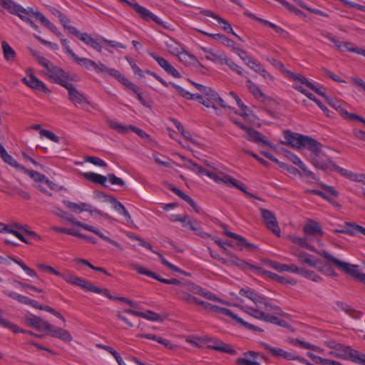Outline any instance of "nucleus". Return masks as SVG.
Masks as SVG:
<instances>
[{
	"label": "nucleus",
	"instance_id": "nucleus-1",
	"mask_svg": "<svg viewBox=\"0 0 365 365\" xmlns=\"http://www.w3.org/2000/svg\"><path fill=\"white\" fill-rule=\"evenodd\" d=\"M132 266L133 268L140 274L145 275L164 284L175 285V287L170 289V292L171 294L175 296L179 299L182 300L185 298V296L187 294V293L191 292L193 294L202 296L210 300L222 302V301L220 300L215 294L200 286L195 284L190 281H180L175 278L165 279L159 274L147 269L139 264H133Z\"/></svg>",
	"mask_w": 365,
	"mask_h": 365
},
{
	"label": "nucleus",
	"instance_id": "nucleus-2",
	"mask_svg": "<svg viewBox=\"0 0 365 365\" xmlns=\"http://www.w3.org/2000/svg\"><path fill=\"white\" fill-rule=\"evenodd\" d=\"M239 294L251 300L255 304V307L235 305L247 314V309L253 310H275L279 309V307L268 302L264 296L257 294L248 287L241 288Z\"/></svg>",
	"mask_w": 365,
	"mask_h": 365
},
{
	"label": "nucleus",
	"instance_id": "nucleus-3",
	"mask_svg": "<svg viewBox=\"0 0 365 365\" xmlns=\"http://www.w3.org/2000/svg\"><path fill=\"white\" fill-rule=\"evenodd\" d=\"M53 212L55 215H56L58 217L67 220L68 222H71L72 225L75 226H78L79 227H81L84 229L85 230L91 232L96 235H98L99 237H101L102 240H105L106 242L110 243L115 247H117L120 250H123V248L122 246L116 241L112 240L108 236H106L98 228L90 225L88 224L82 222L81 221L77 220L74 217H73L71 215H68L66 212L63 211L59 207H55V210H53Z\"/></svg>",
	"mask_w": 365,
	"mask_h": 365
},
{
	"label": "nucleus",
	"instance_id": "nucleus-4",
	"mask_svg": "<svg viewBox=\"0 0 365 365\" xmlns=\"http://www.w3.org/2000/svg\"><path fill=\"white\" fill-rule=\"evenodd\" d=\"M322 148L323 145L314 139L307 148V150L310 151L307 160L314 168L325 170L332 165L333 162L324 153L322 150Z\"/></svg>",
	"mask_w": 365,
	"mask_h": 365
},
{
	"label": "nucleus",
	"instance_id": "nucleus-5",
	"mask_svg": "<svg viewBox=\"0 0 365 365\" xmlns=\"http://www.w3.org/2000/svg\"><path fill=\"white\" fill-rule=\"evenodd\" d=\"M334 356L344 360H349L355 364L365 365V354L354 349L349 346L337 344L334 346Z\"/></svg>",
	"mask_w": 365,
	"mask_h": 365
},
{
	"label": "nucleus",
	"instance_id": "nucleus-6",
	"mask_svg": "<svg viewBox=\"0 0 365 365\" xmlns=\"http://www.w3.org/2000/svg\"><path fill=\"white\" fill-rule=\"evenodd\" d=\"M196 100H197L200 103L207 108H212L215 110V114L217 115L220 114V110L216 106V104H218L222 108L225 109L231 108L230 106L225 103L223 99L220 97L218 93L210 87L209 91H206L204 95L197 94Z\"/></svg>",
	"mask_w": 365,
	"mask_h": 365
},
{
	"label": "nucleus",
	"instance_id": "nucleus-7",
	"mask_svg": "<svg viewBox=\"0 0 365 365\" xmlns=\"http://www.w3.org/2000/svg\"><path fill=\"white\" fill-rule=\"evenodd\" d=\"M45 73L51 81L64 88L72 81H74L75 77H76V75L71 76L69 73L66 72L61 68L56 66L53 64Z\"/></svg>",
	"mask_w": 365,
	"mask_h": 365
},
{
	"label": "nucleus",
	"instance_id": "nucleus-8",
	"mask_svg": "<svg viewBox=\"0 0 365 365\" xmlns=\"http://www.w3.org/2000/svg\"><path fill=\"white\" fill-rule=\"evenodd\" d=\"M284 138L287 144L298 149H307L314 140L309 136L293 133L290 130L284 131Z\"/></svg>",
	"mask_w": 365,
	"mask_h": 365
},
{
	"label": "nucleus",
	"instance_id": "nucleus-9",
	"mask_svg": "<svg viewBox=\"0 0 365 365\" xmlns=\"http://www.w3.org/2000/svg\"><path fill=\"white\" fill-rule=\"evenodd\" d=\"M319 255L334 263L339 269L343 271L354 279H356L357 274L360 272L358 265L351 264L348 262H343L325 250L319 252Z\"/></svg>",
	"mask_w": 365,
	"mask_h": 365
},
{
	"label": "nucleus",
	"instance_id": "nucleus-10",
	"mask_svg": "<svg viewBox=\"0 0 365 365\" xmlns=\"http://www.w3.org/2000/svg\"><path fill=\"white\" fill-rule=\"evenodd\" d=\"M120 2L125 4L128 5V6L131 7L134 9V11L145 21H153L155 23H157L159 25L163 26V27L166 28V25L165 24L164 21L155 15L153 13H152L150 10L146 9L145 7L140 5L137 2H131L128 0H118Z\"/></svg>",
	"mask_w": 365,
	"mask_h": 365
},
{
	"label": "nucleus",
	"instance_id": "nucleus-11",
	"mask_svg": "<svg viewBox=\"0 0 365 365\" xmlns=\"http://www.w3.org/2000/svg\"><path fill=\"white\" fill-rule=\"evenodd\" d=\"M58 277H61L64 279L67 283H69L73 285L78 286L83 289H85L87 291L96 293L99 291V287L92 284L91 282L82 278L73 275L71 273H61L60 272V275Z\"/></svg>",
	"mask_w": 365,
	"mask_h": 365
},
{
	"label": "nucleus",
	"instance_id": "nucleus-12",
	"mask_svg": "<svg viewBox=\"0 0 365 365\" xmlns=\"http://www.w3.org/2000/svg\"><path fill=\"white\" fill-rule=\"evenodd\" d=\"M106 123L111 129L115 130L120 134H126L130 131H133L143 139H148L150 137L144 130L135 125H126L113 119L106 120Z\"/></svg>",
	"mask_w": 365,
	"mask_h": 365
},
{
	"label": "nucleus",
	"instance_id": "nucleus-13",
	"mask_svg": "<svg viewBox=\"0 0 365 365\" xmlns=\"http://www.w3.org/2000/svg\"><path fill=\"white\" fill-rule=\"evenodd\" d=\"M212 312L216 313L217 314L219 315L228 316L231 317L232 319H234L237 324H240L247 329L256 331L259 332L263 331L262 329L248 323L247 322L245 321L243 319L240 317L237 314H235L231 310L227 308L215 305Z\"/></svg>",
	"mask_w": 365,
	"mask_h": 365
},
{
	"label": "nucleus",
	"instance_id": "nucleus-14",
	"mask_svg": "<svg viewBox=\"0 0 365 365\" xmlns=\"http://www.w3.org/2000/svg\"><path fill=\"white\" fill-rule=\"evenodd\" d=\"M223 252L229 257V258H225L228 261V264H227V266L235 265L243 271L252 270L259 272L262 270L261 267L240 259L227 248H224Z\"/></svg>",
	"mask_w": 365,
	"mask_h": 365
},
{
	"label": "nucleus",
	"instance_id": "nucleus-15",
	"mask_svg": "<svg viewBox=\"0 0 365 365\" xmlns=\"http://www.w3.org/2000/svg\"><path fill=\"white\" fill-rule=\"evenodd\" d=\"M303 230L304 235L310 241H315L321 244V237L324 235V231L319 222L310 220L304 225Z\"/></svg>",
	"mask_w": 365,
	"mask_h": 365
},
{
	"label": "nucleus",
	"instance_id": "nucleus-16",
	"mask_svg": "<svg viewBox=\"0 0 365 365\" xmlns=\"http://www.w3.org/2000/svg\"><path fill=\"white\" fill-rule=\"evenodd\" d=\"M26 76L22 78V81L29 88L38 91H42L46 94H50L51 91L46 84L35 75L32 73L31 69L26 70Z\"/></svg>",
	"mask_w": 365,
	"mask_h": 365
},
{
	"label": "nucleus",
	"instance_id": "nucleus-17",
	"mask_svg": "<svg viewBox=\"0 0 365 365\" xmlns=\"http://www.w3.org/2000/svg\"><path fill=\"white\" fill-rule=\"evenodd\" d=\"M248 315L266 322H269L274 324L282 325L281 321L278 317L272 316L270 312L278 313L279 308L275 310H253L247 309Z\"/></svg>",
	"mask_w": 365,
	"mask_h": 365
},
{
	"label": "nucleus",
	"instance_id": "nucleus-18",
	"mask_svg": "<svg viewBox=\"0 0 365 365\" xmlns=\"http://www.w3.org/2000/svg\"><path fill=\"white\" fill-rule=\"evenodd\" d=\"M200 340L202 343L206 344L207 347L214 350L230 354H235L237 353L231 346L224 343L218 339L203 336Z\"/></svg>",
	"mask_w": 365,
	"mask_h": 365
},
{
	"label": "nucleus",
	"instance_id": "nucleus-19",
	"mask_svg": "<svg viewBox=\"0 0 365 365\" xmlns=\"http://www.w3.org/2000/svg\"><path fill=\"white\" fill-rule=\"evenodd\" d=\"M70 34L78 38L81 41H83L86 45L92 47L98 52H101L102 46L98 42V41L94 38L91 34L88 33L84 32L81 33L76 28H70Z\"/></svg>",
	"mask_w": 365,
	"mask_h": 365
},
{
	"label": "nucleus",
	"instance_id": "nucleus-20",
	"mask_svg": "<svg viewBox=\"0 0 365 365\" xmlns=\"http://www.w3.org/2000/svg\"><path fill=\"white\" fill-rule=\"evenodd\" d=\"M260 212L267 227L274 235L279 236L280 229L274 214L266 209H261Z\"/></svg>",
	"mask_w": 365,
	"mask_h": 365
},
{
	"label": "nucleus",
	"instance_id": "nucleus-21",
	"mask_svg": "<svg viewBox=\"0 0 365 365\" xmlns=\"http://www.w3.org/2000/svg\"><path fill=\"white\" fill-rule=\"evenodd\" d=\"M65 88L68 91V99L74 104L75 106L82 104L90 105V102L87 100L85 96L78 91L71 83L67 85Z\"/></svg>",
	"mask_w": 365,
	"mask_h": 365
},
{
	"label": "nucleus",
	"instance_id": "nucleus-22",
	"mask_svg": "<svg viewBox=\"0 0 365 365\" xmlns=\"http://www.w3.org/2000/svg\"><path fill=\"white\" fill-rule=\"evenodd\" d=\"M173 54L176 55L180 61L185 65H192L195 67H200L202 69H205V66L198 61L195 56L185 51L182 48L176 53L173 52Z\"/></svg>",
	"mask_w": 365,
	"mask_h": 365
},
{
	"label": "nucleus",
	"instance_id": "nucleus-23",
	"mask_svg": "<svg viewBox=\"0 0 365 365\" xmlns=\"http://www.w3.org/2000/svg\"><path fill=\"white\" fill-rule=\"evenodd\" d=\"M150 56L163 68L165 71L172 76L179 78L181 77L180 72L174 68L166 59L159 56L153 52H150Z\"/></svg>",
	"mask_w": 365,
	"mask_h": 365
},
{
	"label": "nucleus",
	"instance_id": "nucleus-24",
	"mask_svg": "<svg viewBox=\"0 0 365 365\" xmlns=\"http://www.w3.org/2000/svg\"><path fill=\"white\" fill-rule=\"evenodd\" d=\"M286 156L290 161H292V163L299 166V168L302 170L304 175L310 178L312 180H317V176L312 171L309 170L307 165L302 161V160L297 155L290 151H288L287 152Z\"/></svg>",
	"mask_w": 365,
	"mask_h": 365
},
{
	"label": "nucleus",
	"instance_id": "nucleus-25",
	"mask_svg": "<svg viewBox=\"0 0 365 365\" xmlns=\"http://www.w3.org/2000/svg\"><path fill=\"white\" fill-rule=\"evenodd\" d=\"M247 137V139L250 141H254L256 143H262L264 145H267L269 148H274V144L266 139V138L259 131L255 129L249 127L246 130Z\"/></svg>",
	"mask_w": 365,
	"mask_h": 365
},
{
	"label": "nucleus",
	"instance_id": "nucleus-26",
	"mask_svg": "<svg viewBox=\"0 0 365 365\" xmlns=\"http://www.w3.org/2000/svg\"><path fill=\"white\" fill-rule=\"evenodd\" d=\"M51 329H47L46 331H49L50 335L52 337L58 338L64 342H71L73 339V337L70 334V333L62 328L56 327L50 324Z\"/></svg>",
	"mask_w": 365,
	"mask_h": 365
},
{
	"label": "nucleus",
	"instance_id": "nucleus-27",
	"mask_svg": "<svg viewBox=\"0 0 365 365\" xmlns=\"http://www.w3.org/2000/svg\"><path fill=\"white\" fill-rule=\"evenodd\" d=\"M243 357H240L236 359V365H261L259 362L256 361L258 357V353L254 351H249L243 353Z\"/></svg>",
	"mask_w": 365,
	"mask_h": 365
},
{
	"label": "nucleus",
	"instance_id": "nucleus-28",
	"mask_svg": "<svg viewBox=\"0 0 365 365\" xmlns=\"http://www.w3.org/2000/svg\"><path fill=\"white\" fill-rule=\"evenodd\" d=\"M106 200L112 204L113 208L120 215H123L128 221L131 220V216L125 206L114 197L106 195Z\"/></svg>",
	"mask_w": 365,
	"mask_h": 365
},
{
	"label": "nucleus",
	"instance_id": "nucleus-29",
	"mask_svg": "<svg viewBox=\"0 0 365 365\" xmlns=\"http://www.w3.org/2000/svg\"><path fill=\"white\" fill-rule=\"evenodd\" d=\"M63 204L71 212L75 214H81L83 212H86L88 207V203L83 202H79L78 203H76L67 200H63Z\"/></svg>",
	"mask_w": 365,
	"mask_h": 365
},
{
	"label": "nucleus",
	"instance_id": "nucleus-30",
	"mask_svg": "<svg viewBox=\"0 0 365 365\" xmlns=\"http://www.w3.org/2000/svg\"><path fill=\"white\" fill-rule=\"evenodd\" d=\"M261 345L274 356H282L287 360H291L292 359V353L286 351L281 348L272 346L265 342L261 343Z\"/></svg>",
	"mask_w": 365,
	"mask_h": 365
},
{
	"label": "nucleus",
	"instance_id": "nucleus-31",
	"mask_svg": "<svg viewBox=\"0 0 365 365\" xmlns=\"http://www.w3.org/2000/svg\"><path fill=\"white\" fill-rule=\"evenodd\" d=\"M0 155L2 160L9 165L16 168L19 171H22L24 167L20 165L16 159H14L11 155L8 154L4 147L0 143Z\"/></svg>",
	"mask_w": 365,
	"mask_h": 365
},
{
	"label": "nucleus",
	"instance_id": "nucleus-32",
	"mask_svg": "<svg viewBox=\"0 0 365 365\" xmlns=\"http://www.w3.org/2000/svg\"><path fill=\"white\" fill-rule=\"evenodd\" d=\"M26 321L29 327H31L38 331L51 329L50 323L36 316H32L28 318Z\"/></svg>",
	"mask_w": 365,
	"mask_h": 365
},
{
	"label": "nucleus",
	"instance_id": "nucleus-33",
	"mask_svg": "<svg viewBox=\"0 0 365 365\" xmlns=\"http://www.w3.org/2000/svg\"><path fill=\"white\" fill-rule=\"evenodd\" d=\"M294 255L300 262L307 264L312 267H317L319 264V261L315 257L305 252H296Z\"/></svg>",
	"mask_w": 365,
	"mask_h": 365
},
{
	"label": "nucleus",
	"instance_id": "nucleus-34",
	"mask_svg": "<svg viewBox=\"0 0 365 365\" xmlns=\"http://www.w3.org/2000/svg\"><path fill=\"white\" fill-rule=\"evenodd\" d=\"M0 6L9 14L14 15L17 11H21L22 6L14 0H0Z\"/></svg>",
	"mask_w": 365,
	"mask_h": 365
},
{
	"label": "nucleus",
	"instance_id": "nucleus-35",
	"mask_svg": "<svg viewBox=\"0 0 365 365\" xmlns=\"http://www.w3.org/2000/svg\"><path fill=\"white\" fill-rule=\"evenodd\" d=\"M2 191L9 195L16 194L25 200H29L31 198V195L28 192L24 191L20 187L16 185H12L11 184H8L6 187V189L3 190Z\"/></svg>",
	"mask_w": 365,
	"mask_h": 365
},
{
	"label": "nucleus",
	"instance_id": "nucleus-36",
	"mask_svg": "<svg viewBox=\"0 0 365 365\" xmlns=\"http://www.w3.org/2000/svg\"><path fill=\"white\" fill-rule=\"evenodd\" d=\"M36 19L41 21L46 27L51 31L55 34L58 37H62L63 34L57 29V27L51 23L43 14L41 13H36Z\"/></svg>",
	"mask_w": 365,
	"mask_h": 365
},
{
	"label": "nucleus",
	"instance_id": "nucleus-37",
	"mask_svg": "<svg viewBox=\"0 0 365 365\" xmlns=\"http://www.w3.org/2000/svg\"><path fill=\"white\" fill-rule=\"evenodd\" d=\"M1 46H2L4 59L10 63H14L16 59V53L15 51L5 41H2Z\"/></svg>",
	"mask_w": 365,
	"mask_h": 365
},
{
	"label": "nucleus",
	"instance_id": "nucleus-38",
	"mask_svg": "<svg viewBox=\"0 0 365 365\" xmlns=\"http://www.w3.org/2000/svg\"><path fill=\"white\" fill-rule=\"evenodd\" d=\"M83 177L87 180H89L92 182L99 184L103 186H106L107 178L104 175L93 172H88L83 173Z\"/></svg>",
	"mask_w": 365,
	"mask_h": 365
},
{
	"label": "nucleus",
	"instance_id": "nucleus-39",
	"mask_svg": "<svg viewBox=\"0 0 365 365\" xmlns=\"http://www.w3.org/2000/svg\"><path fill=\"white\" fill-rule=\"evenodd\" d=\"M272 267L275 270L282 272H288L291 273L297 274L299 271V267L294 264H282L278 262L272 263Z\"/></svg>",
	"mask_w": 365,
	"mask_h": 365
},
{
	"label": "nucleus",
	"instance_id": "nucleus-40",
	"mask_svg": "<svg viewBox=\"0 0 365 365\" xmlns=\"http://www.w3.org/2000/svg\"><path fill=\"white\" fill-rule=\"evenodd\" d=\"M344 227H346V234L354 236L356 233H361L365 236V227L357 225L354 222H345Z\"/></svg>",
	"mask_w": 365,
	"mask_h": 365
},
{
	"label": "nucleus",
	"instance_id": "nucleus-41",
	"mask_svg": "<svg viewBox=\"0 0 365 365\" xmlns=\"http://www.w3.org/2000/svg\"><path fill=\"white\" fill-rule=\"evenodd\" d=\"M0 233L11 234V235H14L16 237H17L21 242H25L26 244L29 243L27 240L18 230L11 228V227L9 225L4 224L1 222H0Z\"/></svg>",
	"mask_w": 365,
	"mask_h": 365
},
{
	"label": "nucleus",
	"instance_id": "nucleus-42",
	"mask_svg": "<svg viewBox=\"0 0 365 365\" xmlns=\"http://www.w3.org/2000/svg\"><path fill=\"white\" fill-rule=\"evenodd\" d=\"M182 226L195 232L196 235L202 237L204 235L200 224L197 220H190L189 217L183 222Z\"/></svg>",
	"mask_w": 365,
	"mask_h": 365
},
{
	"label": "nucleus",
	"instance_id": "nucleus-43",
	"mask_svg": "<svg viewBox=\"0 0 365 365\" xmlns=\"http://www.w3.org/2000/svg\"><path fill=\"white\" fill-rule=\"evenodd\" d=\"M290 239H291L292 242H293L295 244H297L298 245H299L302 247L306 248L312 252L316 251L314 246H312L309 244L310 240L308 238H307V237L305 235L304 237L294 235V236L290 237Z\"/></svg>",
	"mask_w": 365,
	"mask_h": 365
},
{
	"label": "nucleus",
	"instance_id": "nucleus-44",
	"mask_svg": "<svg viewBox=\"0 0 365 365\" xmlns=\"http://www.w3.org/2000/svg\"><path fill=\"white\" fill-rule=\"evenodd\" d=\"M97 294H103V295H104L105 297H108V299H110L111 300L123 302H125V303H126V304H129L130 306H134L135 305V302L131 301V300H130L128 298L123 297H114V296H113L109 292V291L107 289H101V288H99V291L97 292Z\"/></svg>",
	"mask_w": 365,
	"mask_h": 365
},
{
	"label": "nucleus",
	"instance_id": "nucleus-45",
	"mask_svg": "<svg viewBox=\"0 0 365 365\" xmlns=\"http://www.w3.org/2000/svg\"><path fill=\"white\" fill-rule=\"evenodd\" d=\"M73 60L78 63L80 66L83 67L86 69L93 68L94 66H96V62L90 58L85 57H79L78 55L75 54L71 57Z\"/></svg>",
	"mask_w": 365,
	"mask_h": 365
},
{
	"label": "nucleus",
	"instance_id": "nucleus-46",
	"mask_svg": "<svg viewBox=\"0 0 365 365\" xmlns=\"http://www.w3.org/2000/svg\"><path fill=\"white\" fill-rule=\"evenodd\" d=\"M246 86L250 92L255 96V98L262 99L264 98V93L262 92L258 86L253 83L251 80L248 79L246 81Z\"/></svg>",
	"mask_w": 365,
	"mask_h": 365
},
{
	"label": "nucleus",
	"instance_id": "nucleus-47",
	"mask_svg": "<svg viewBox=\"0 0 365 365\" xmlns=\"http://www.w3.org/2000/svg\"><path fill=\"white\" fill-rule=\"evenodd\" d=\"M297 274L315 282H319L322 280V278L319 274L304 268L299 267Z\"/></svg>",
	"mask_w": 365,
	"mask_h": 365
},
{
	"label": "nucleus",
	"instance_id": "nucleus-48",
	"mask_svg": "<svg viewBox=\"0 0 365 365\" xmlns=\"http://www.w3.org/2000/svg\"><path fill=\"white\" fill-rule=\"evenodd\" d=\"M199 32L207 36H210L212 38L215 40L220 41L225 46H232V40L227 38L225 35L221 34H210L202 30H197Z\"/></svg>",
	"mask_w": 365,
	"mask_h": 365
},
{
	"label": "nucleus",
	"instance_id": "nucleus-49",
	"mask_svg": "<svg viewBox=\"0 0 365 365\" xmlns=\"http://www.w3.org/2000/svg\"><path fill=\"white\" fill-rule=\"evenodd\" d=\"M223 64L227 65L232 71L241 76H245V74L247 73L241 66L234 63L233 61L229 58L227 56L223 61Z\"/></svg>",
	"mask_w": 365,
	"mask_h": 365
},
{
	"label": "nucleus",
	"instance_id": "nucleus-50",
	"mask_svg": "<svg viewBox=\"0 0 365 365\" xmlns=\"http://www.w3.org/2000/svg\"><path fill=\"white\" fill-rule=\"evenodd\" d=\"M21 11H17L15 14V16L19 17L23 21H25V19H27L29 16H34L36 19V13H40L38 11H34L31 7L21 9Z\"/></svg>",
	"mask_w": 365,
	"mask_h": 365
},
{
	"label": "nucleus",
	"instance_id": "nucleus-51",
	"mask_svg": "<svg viewBox=\"0 0 365 365\" xmlns=\"http://www.w3.org/2000/svg\"><path fill=\"white\" fill-rule=\"evenodd\" d=\"M226 57V55L223 53L215 51V50L210 55H207L205 58L214 63H218L223 64V61Z\"/></svg>",
	"mask_w": 365,
	"mask_h": 365
},
{
	"label": "nucleus",
	"instance_id": "nucleus-52",
	"mask_svg": "<svg viewBox=\"0 0 365 365\" xmlns=\"http://www.w3.org/2000/svg\"><path fill=\"white\" fill-rule=\"evenodd\" d=\"M24 174L29 175L31 178H32L36 182H42L43 180L46 178V175L33 170H29L24 167V170L21 171Z\"/></svg>",
	"mask_w": 365,
	"mask_h": 365
},
{
	"label": "nucleus",
	"instance_id": "nucleus-53",
	"mask_svg": "<svg viewBox=\"0 0 365 365\" xmlns=\"http://www.w3.org/2000/svg\"><path fill=\"white\" fill-rule=\"evenodd\" d=\"M307 192L314 194V195L322 197L323 199H324L327 201H328L329 202H330L333 206H334L339 209L341 207V205H339V203H338L335 200L329 197L326 193H324V192H322L321 190H308Z\"/></svg>",
	"mask_w": 365,
	"mask_h": 365
},
{
	"label": "nucleus",
	"instance_id": "nucleus-54",
	"mask_svg": "<svg viewBox=\"0 0 365 365\" xmlns=\"http://www.w3.org/2000/svg\"><path fill=\"white\" fill-rule=\"evenodd\" d=\"M158 255L159 256L161 262L163 265L167 267L168 269H171L172 271L182 274L184 275H189L186 272L182 270L181 269L178 268L177 266L173 264L169 261H168L161 254L158 253Z\"/></svg>",
	"mask_w": 365,
	"mask_h": 365
},
{
	"label": "nucleus",
	"instance_id": "nucleus-55",
	"mask_svg": "<svg viewBox=\"0 0 365 365\" xmlns=\"http://www.w3.org/2000/svg\"><path fill=\"white\" fill-rule=\"evenodd\" d=\"M287 76L293 80V81H299L300 82L302 85H304V86H307V84L309 83V81L304 76L300 75V74H297V73H294L293 72H292L291 71H289V70H286L285 71Z\"/></svg>",
	"mask_w": 365,
	"mask_h": 365
},
{
	"label": "nucleus",
	"instance_id": "nucleus-56",
	"mask_svg": "<svg viewBox=\"0 0 365 365\" xmlns=\"http://www.w3.org/2000/svg\"><path fill=\"white\" fill-rule=\"evenodd\" d=\"M219 183H224L230 187L237 185V180L232 176L223 173H220Z\"/></svg>",
	"mask_w": 365,
	"mask_h": 365
},
{
	"label": "nucleus",
	"instance_id": "nucleus-57",
	"mask_svg": "<svg viewBox=\"0 0 365 365\" xmlns=\"http://www.w3.org/2000/svg\"><path fill=\"white\" fill-rule=\"evenodd\" d=\"M338 49L341 51H349L351 53H357L359 48L354 46L349 41H341L340 45L338 46Z\"/></svg>",
	"mask_w": 365,
	"mask_h": 365
},
{
	"label": "nucleus",
	"instance_id": "nucleus-58",
	"mask_svg": "<svg viewBox=\"0 0 365 365\" xmlns=\"http://www.w3.org/2000/svg\"><path fill=\"white\" fill-rule=\"evenodd\" d=\"M217 21H218V23L220 24V25L221 26L222 29L224 31H225L227 32H230L233 35H235L236 37L241 39L240 37L235 33L230 24L227 20L224 19L223 18H222L219 16L218 18L217 19Z\"/></svg>",
	"mask_w": 365,
	"mask_h": 365
},
{
	"label": "nucleus",
	"instance_id": "nucleus-59",
	"mask_svg": "<svg viewBox=\"0 0 365 365\" xmlns=\"http://www.w3.org/2000/svg\"><path fill=\"white\" fill-rule=\"evenodd\" d=\"M256 273H258V272L257 271H254ZM264 274L266 275H267L269 277H270L271 279H274L280 283H291L289 281L285 279V277H282V276H280V275H278L275 273H272L271 272H269V271H264L262 269V270L259 272V274Z\"/></svg>",
	"mask_w": 365,
	"mask_h": 365
},
{
	"label": "nucleus",
	"instance_id": "nucleus-60",
	"mask_svg": "<svg viewBox=\"0 0 365 365\" xmlns=\"http://www.w3.org/2000/svg\"><path fill=\"white\" fill-rule=\"evenodd\" d=\"M186 166L190 170H192V172H194V173H195L197 174H199V175H202V173H203V172H204V170L205 169L203 167H202V166L199 165L198 164L195 163V162H193L191 160H188L186 162Z\"/></svg>",
	"mask_w": 365,
	"mask_h": 365
},
{
	"label": "nucleus",
	"instance_id": "nucleus-61",
	"mask_svg": "<svg viewBox=\"0 0 365 365\" xmlns=\"http://www.w3.org/2000/svg\"><path fill=\"white\" fill-rule=\"evenodd\" d=\"M328 103L333 107L336 110H337L342 116H343V112L342 111H347L344 108L341 107V103L339 101L336 99L331 98L329 97H326Z\"/></svg>",
	"mask_w": 365,
	"mask_h": 365
},
{
	"label": "nucleus",
	"instance_id": "nucleus-62",
	"mask_svg": "<svg viewBox=\"0 0 365 365\" xmlns=\"http://www.w3.org/2000/svg\"><path fill=\"white\" fill-rule=\"evenodd\" d=\"M141 314L142 315H140V317L148 319L149 321L159 322L161 320L160 315L152 311H148L145 313L141 312Z\"/></svg>",
	"mask_w": 365,
	"mask_h": 365
},
{
	"label": "nucleus",
	"instance_id": "nucleus-63",
	"mask_svg": "<svg viewBox=\"0 0 365 365\" xmlns=\"http://www.w3.org/2000/svg\"><path fill=\"white\" fill-rule=\"evenodd\" d=\"M332 166L341 176L346 178L350 180H352L354 173H353L351 170L337 166L334 163L332 164Z\"/></svg>",
	"mask_w": 365,
	"mask_h": 365
},
{
	"label": "nucleus",
	"instance_id": "nucleus-64",
	"mask_svg": "<svg viewBox=\"0 0 365 365\" xmlns=\"http://www.w3.org/2000/svg\"><path fill=\"white\" fill-rule=\"evenodd\" d=\"M318 270L327 275L329 276H336V272L329 264H324L319 267H318Z\"/></svg>",
	"mask_w": 365,
	"mask_h": 365
}]
</instances>
